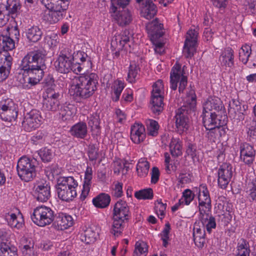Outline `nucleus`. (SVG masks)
Listing matches in <instances>:
<instances>
[{
    "label": "nucleus",
    "instance_id": "f257e3e1",
    "mask_svg": "<svg viewBox=\"0 0 256 256\" xmlns=\"http://www.w3.org/2000/svg\"><path fill=\"white\" fill-rule=\"evenodd\" d=\"M24 78L20 82L24 88L28 90L38 84L46 68L45 54L40 50L30 52L23 58L21 65Z\"/></svg>",
    "mask_w": 256,
    "mask_h": 256
},
{
    "label": "nucleus",
    "instance_id": "f03ea898",
    "mask_svg": "<svg viewBox=\"0 0 256 256\" xmlns=\"http://www.w3.org/2000/svg\"><path fill=\"white\" fill-rule=\"evenodd\" d=\"M98 79V76L95 73L74 76L70 80V94L83 99L90 97L97 90Z\"/></svg>",
    "mask_w": 256,
    "mask_h": 256
},
{
    "label": "nucleus",
    "instance_id": "7ed1b4c3",
    "mask_svg": "<svg viewBox=\"0 0 256 256\" xmlns=\"http://www.w3.org/2000/svg\"><path fill=\"white\" fill-rule=\"evenodd\" d=\"M198 207L200 216L199 219L203 227L208 233H210L212 229L216 228V222L214 217L206 212L205 209L211 208V200L209 192L205 184H201L198 188Z\"/></svg>",
    "mask_w": 256,
    "mask_h": 256
},
{
    "label": "nucleus",
    "instance_id": "20e7f679",
    "mask_svg": "<svg viewBox=\"0 0 256 256\" xmlns=\"http://www.w3.org/2000/svg\"><path fill=\"white\" fill-rule=\"evenodd\" d=\"M130 216V208L127 202L123 200H118L114 204L112 210L113 224L111 230L112 234L115 236H120Z\"/></svg>",
    "mask_w": 256,
    "mask_h": 256
},
{
    "label": "nucleus",
    "instance_id": "39448f33",
    "mask_svg": "<svg viewBox=\"0 0 256 256\" xmlns=\"http://www.w3.org/2000/svg\"><path fill=\"white\" fill-rule=\"evenodd\" d=\"M70 0H42V4L47 9L45 12V19L51 23H56L62 20Z\"/></svg>",
    "mask_w": 256,
    "mask_h": 256
},
{
    "label": "nucleus",
    "instance_id": "423d86ee",
    "mask_svg": "<svg viewBox=\"0 0 256 256\" xmlns=\"http://www.w3.org/2000/svg\"><path fill=\"white\" fill-rule=\"evenodd\" d=\"M78 185L76 180L72 176L60 178L57 184L58 197L63 201H72L77 196Z\"/></svg>",
    "mask_w": 256,
    "mask_h": 256
},
{
    "label": "nucleus",
    "instance_id": "0eeeda50",
    "mask_svg": "<svg viewBox=\"0 0 256 256\" xmlns=\"http://www.w3.org/2000/svg\"><path fill=\"white\" fill-rule=\"evenodd\" d=\"M16 171L20 179L24 182L32 180L36 176L35 162L32 159L22 156L18 160Z\"/></svg>",
    "mask_w": 256,
    "mask_h": 256
},
{
    "label": "nucleus",
    "instance_id": "6e6552de",
    "mask_svg": "<svg viewBox=\"0 0 256 256\" xmlns=\"http://www.w3.org/2000/svg\"><path fill=\"white\" fill-rule=\"evenodd\" d=\"M163 24L156 21L152 22L146 26L148 34L154 46L156 54H162L164 52V43L162 40L164 34Z\"/></svg>",
    "mask_w": 256,
    "mask_h": 256
},
{
    "label": "nucleus",
    "instance_id": "1a4fd4ad",
    "mask_svg": "<svg viewBox=\"0 0 256 256\" xmlns=\"http://www.w3.org/2000/svg\"><path fill=\"white\" fill-rule=\"evenodd\" d=\"M54 212L50 207L41 206L34 210L31 218L40 226H45L52 224L54 220Z\"/></svg>",
    "mask_w": 256,
    "mask_h": 256
},
{
    "label": "nucleus",
    "instance_id": "9d476101",
    "mask_svg": "<svg viewBox=\"0 0 256 256\" xmlns=\"http://www.w3.org/2000/svg\"><path fill=\"white\" fill-rule=\"evenodd\" d=\"M184 66L182 68L180 64L176 62L172 68L170 74V88L176 90L178 86L180 93L183 92L188 84V76L184 71Z\"/></svg>",
    "mask_w": 256,
    "mask_h": 256
},
{
    "label": "nucleus",
    "instance_id": "9b49d317",
    "mask_svg": "<svg viewBox=\"0 0 256 256\" xmlns=\"http://www.w3.org/2000/svg\"><path fill=\"white\" fill-rule=\"evenodd\" d=\"M42 119L40 112L33 109L25 114L22 123V127L26 132L34 130L40 126Z\"/></svg>",
    "mask_w": 256,
    "mask_h": 256
},
{
    "label": "nucleus",
    "instance_id": "f8f14e48",
    "mask_svg": "<svg viewBox=\"0 0 256 256\" xmlns=\"http://www.w3.org/2000/svg\"><path fill=\"white\" fill-rule=\"evenodd\" d=\"M198 34V32L192 29L186 32L183 48V54L186 58H192L196 52Z\"/></svg>",
    "mask_w": 256,
    "mask_h": 256
},
{
    "label": "nucleus",
    "instance_id": "ddd939ff",
    "mask_svg": "<svg viewBox=\"0 0 256 256\" xmlns=\"http://www.w3.org/2000/svg\"><path fill=\"white\" fill-rule=\"evenodd\" d=\"M74 59L80 61V62H76V63L71 62L70 71H72L76 74L80 73L84 69L87 70L92 67V64L90 58L84 52L78 51L74 56Z\"/></svg>",
    "mask_w": 256,
    "mask_h": 256
},
{
    "label": "nucleus",
    "instance_id": "4468645a",
    "mask_svg": "<svg viewBox=\"0 0 256 256\" xmlns=\"http://www.w3.org/2000/svg\"><path fill=\"white\" fill-rule=\"evenodd\" d=\"M232 168L228 163H224L219 168L218 171V183L219 187L226 189L232 176Z\"/></svg>",
    "mask_w": 256,
    "mask_h": 256
},
{
    "label": "nucleus",
    "instance_id": "2eb2a0df",
    "mask_svg": "<svg viewBox=\"0 0 256 256\" xmlns=\"http://www.w3.org/2000/svg\"><path fill=\"white\" fill-rule=\"evenodd\" d=\"M58 93L52 89H48L44 94L42 108L46 110L56 112L58 108L60 102Z\"/></svg>",
    "mask_w": 256,
    "mask_h": 256
},
{
    "label": "nucleus",
    "instance_id": "dca6fc26",
    "mask_svg": "<svg viewBox=\"0 0 256 256\" xmlns=\"http://www.w3.org/2000/svg\"><path fill=\"white\" fill-rule=\"evenodd\" d=\"M34 196L40 202H46L50 196V187L46 181L38 182L34 187Z\"/></svg>",
    "mask_w": 256,
    "mask_h": 256
},
{
    "label": "nucleus",
    "instance_id": "f3484780",
    "mask_svg": "<svg viewBox=\"0 0 256 256\" xmlns=\"http://www.w3.org/2000/svg\"><path fill=\"white\" fill-rule=\"evenodd\" d=\"M203 123L204 127L207 130L212 131L215 127L226 124L227 122V118L224 116L223 118L220 119L216 113L211 112V113L203 112Z\"/></svg>",
    "mask_w": 256,
    "mask_h": 256
},
{
    "label": "nucleus",
    "instance_id": "a211bd4d",
    "mask_svg": "<svg viewBox=\"0 0 256 256\" xmlns=\"http://www.w3.org/2000/svg\"><path fill=\"white\" fill-rule=\"evenodd\" d=\"M186 106H182L176 111L174 118L176 126L179 133L181 134L187 130L188 128L189 119L188 116Z\"/></svg>",
    "mask_w": 256,
    "mask_h": 256
},
{
    "label": "nucleus",
    "instance_id": "6ab92c4d",
    "mask_svg": "<svg viewBox=\"0 0 256 256\" xmlns=\"http://www.w3.org/2000/svg\"><path fill=\"white\" fill-rule=\"evenodd\" d=\"M138 4L141 16L148 20L152 18L156 14V6L151 0H136Z\"/></svg>",
    "mask_w": 256,
    "mask_h": 256
},
{
    "label": "nucleus",
    "instance_id": "aec40b11",
    "mask_svg": "<svg viewBox=\"0 0 256 256\" xmlns=\"http://www.w3.org/2000/svg\"><path fill=\"white\" fill-rule=\"evenodd\" d=\"M240 159L245 164L250 165L254 160L256 150L254 146L248 143L244 142L240 146Z\"/></svg>",
    "mask_w": 256,
    "mask_h": 256
},
{
    "label": "nucleus",
    "instance_id": "412c9836",
    "mask_svg": "<svg viewBox=\"0 0 256 256\" xmlns=\"http://www.w3.org/2000/svg\"><path fill=\"white\" fill-rule=\"evenodd\" d=\"M130 139L132 142L139 144L146 138V130L143 124L135 122L130 128Z\"/></svg>",
    "mask_w": 256,
    "mask_h": 256
},
{
    "label": "nucleus",
    "instance_id": "4be33fe9",
    "mask_svg": "<svg viewBox=\"0 0 256 256\" xmlns=\"http://www.w3.org/2000/svg\"><path fill=\"white\" fill-rule=\"evenodd\" d=\"M222 107V102L220 98L216 96H210L204 103L203 108L204 113H216Z\"/></svg>",
    "mask_w": 256,
    "mask_h": 256
},
{
    "label": "nucleus",
    "instance_id": "5701e85b",
    "mask_svg": "<svg viewBox=\"0 0 256 256\" xmlns=\"http://www.w3.org/2000/svg\"><path fill=\"white\" fill-rule=\"evenodd\" d=\"M92 168L88 166L84 172L83 188L80 196V199L82 201L86 199L90 192L92 184Z\"/></svg>",
    "mask_w": 256,
    "mask_h": 256
},
{
    "label": "nucleus",
    "instance_id": "b1692460",
    "mask_svg": "<svg viewBox=\"0 0 256 256\" xmlns=\"http://www.w3.org/2000/svg\"><path fill=\"white\" fill-rule=\"evenodd\" d=\"M56 70L60 73H68L70 71L71 60L62 52L54 62Z\"/></svg>",
    "mask_w": 256,
    "mask_h": 256
},
{
    "label": "nucleus",
    "instance_id": "393cba45",
    "mask_svg": "<svg viewBox=\"0 0 256 256\" xmlns=\"http://www.w3.org/2000/svg\"><path fill=\"white\" fill-rule=\"evenodd\" d=\"M130 38L126 35L115 36L112 40V46L118 50L124 49L130 52Z\"/></svg>",
    "mask_w": 256,
    "mask_h": 256
},
{
    "label": "nucleus",
    "instance_id": "a878e982",
    "mask_svg": "<svg viewBox=\"0 0 256 256\" xmlns=\"http://www.w3.org/2000/svg\"><path fill=\"white\" fill-rule=\"evenodd\" d=\"M112 16L114 20L120 26H124L129 24L132 20V16L130 11L127 9L122 10H116V12H112Z\"/></svg>",
    "mask_w": 256,
    "mask_h": 256
},
{
    "label": "nucleus",
    "instance_id": "bb28decb",
    "mask_svg": "<svg viewBox=\"0 0 256 256\" xmlns=\"http://www.w3.org/2000/svg\"><path fill=\"white\" fill-rule=\"evenodd\" d=\"M74 224L72 216L69 214L60 213L56 218L54 226L58 230H64L72 226Z\"/></svg>",
    "mask_w": 256,
    "mask_h": 256
},
{
    "label": "nucleus",
    "instance_id": "cd10ccee",
    "mask_svg": "<svg viewBox=\"0 0 256 256\" xmlns=\"http://www.w3.org/2000/svg\"><path fill=\"white\" fill-rule=\"evenodd\" d=\"M76 108L70 104H64L59 108V118L63 121H70L72 120L76 114Z\"/></svg>",
    "mask_w": 256,
    "mask_h": 256
},
{
    "label": "nucleus",
    "instance_id": "c85d7f7f",
    "mask_svg": "<svg viewBox=\"0 0 256 256\" xmlns=\"http://www.w3.org/2000/svg\"><path fill=\"white\" fill-rule=\"evenodd\" d=\"M5 220L7 222L8 225L12 228L19 230L24 225L23 216L20 212H18V214L12 212L6 214Z\"/></svg>",
    "mask_w": 256,
    "mask_h": 256
},
{
    "label": "nucleus",
    "instance_id": "c756f323",
    "mask_svg": "<svg viewBox=\"0 0 256 256\" xmlns=\"http://www.w3.org/2000/svg\"><path fill=\"white\" fill-rule=\"evenodd\" d=\"M219 62L222 66L231 68L234 64V52L230 48H224L221 52Z\"/></svg>",
    "mask_w": 256,
    "mask_h": 256
},
{
    "label": "nucleus",
    "instance_id": "7c9ffc66",
    "mask_svg": "<svg viewBox=\"0 0 256 256\" xmlns=\"http://www.w3.org/2000/svg\"><path fill=\"white\" fill-rule=\"evenodd\" d=\"M70 134L76 138L84 139L88 134V128L86 122H78L72 126L70 130Z\"/></svg>",
    "mask_w": 256,
    "mask_h": 256
},
{
    "label": "nucleus",
    "instance_id": "2f4dec72",
    "mask_svg": "<svg viewBox=\"0 0 256 256\" xmlns=\"http://www.w3.org/2000/svg\"><path fill=\"white\" fill-rule=\"evenodd\" d=\"M250 252L249 242L244 238L238 240L235 256H250Z\"/></svg>",
    "mask_w": 256,
    "mask_h": 256
},
{
    "label": "nucleus",
    "instance_id": "473e14b6",
    "mask_svg": "<svg viewBox=\"0 0 256 256\" xmlns=\"http://www.w3.org/2000/svg\"><path fill=\"white\" fill-rule=\"evenodd\" d=\"M110 200V196L108 194L100 193L92 199V202L95 207L104 208L109 206Z\"/></svg>",
    "mask_w": 256,
    "mask_h": 256
},
{
    "label": "nucleus",
    "instance_id": "72a5a7b5",
    "mask_svg": "<svg viewBox=\"0 0 256 256\" xmlns=\"http://www.w3.org/2000/svg\"><path fill=\"white\" fill-rule=\"evenodd\" d=\"M23 246L22 248V256H36V252L34 249V244L31 239L28 240L24 238L22 240Z\"/></svg>",
    "mask_w": 256,
    "mask_h": 256
},
{
    "label": "nucleus",
    "instance_id": "f704fd0d",
    "mask_svg": "<svg viewBox=\"0 0 256 256\" xmlns=\"http://www.w3.org/2000/svg\"><path fill=\"white\" fill-rule=\"evenodd\" d=\"M125 87L124 81L117 79L115 80L112 86V90L113 92L112 100L117 102L119 100L122 91Z\"/></svg>",
    "mask_w": 256,
    "mask_h": 256
},
{
    "label": "nucleus",
    "instance_id": "c9c22d12",
    "mask_svg": "<svg viewBox=\"0 0 256 256\" xmlns=\"http://www.w3.org/2000/svg\"><path fill=\"white\" fill-rule=\"evenodd\" d=\"M150 105L152 112L159 114L164 108L163 96H152Z\"/></svg>",
    "mask_w": 256,
    "mask_h": 256
},
{
    "label": "nucleus",
    "instance_id": "e433bc0d",
    "mask_svg": "<svg viewBox=\"0 0 256 256\" xmlns=\"http://www.w3.org/2000/svg\"><path fill=\"white\" fill-rule=\"evenodd\" d=\"M42 35V30L37 26H32L26 32L27 38L33 42H36L40 40Z\"/></svg>",
    "mask_w": 256,
    "mask_h": 256
},
{
    "label": "nucleus",
    "instance_id": "4c0bfd02",
    "mask_svg": "<svg viewBox=\"0 0 256 256\" xmlns=\"http://www.w3.org/2000/svg\"><path fill=\"white\" fill-rule=\"evenodd\" d=\"M171 154L174 157H178L182 154V148L181 141L178 138H172L170 144Z\"/></svg>",
    "mask_w": 256,
    "mask_h": 256
},
{
    "label": "nucleus",
    "instance_id": "58836bf2",
    "mask_svg": "<svg viewBox=\"0 0 256 256\" xmlns=\"http://www.w3.org/2000/svg\"><path fill=\"white\" fill-rule=\"evenodd\" d=\"M149 168L150 164L146 158H143L139 160L136 165V172L139 176H146L148 174Z\"/></svg>",
    "mask_w": 256,
    "mask_h": 256
},
{
    "label": "nucleus",
    "instance_id": "ea45409f",
    "mask_svg": "<svg viewBox=\"0 0 256 256\" xmlns=\"http://www.w3.org/2000/svg\"><path fill=\"white\" fill-rule=\"evenodd\" d=\"M148 246L142 241H137L134 245L133 256H146L148 254Z\"/></svg>",
    "mask_w": 256,
    "mask_h": 256
},
{
    "label": "nucleus",
    "instance_id": "a19ab883",
    "mask_svg": "<svg viewBox=\"0 0 256 256\" xmlns=\"http://www.w3.org/2000/svg\"><path fill=\"white\" fill-rule=\"evenodd\" d=\"M21 8L20 0H8L6 6V10L8 14H10L12 18L17 16L19 10Z\"/></svg>",
    "mask_w": 256,
    "mask_h": 256
},
{
    "label": "nucleus",
    "instance_id": "79ce46f5",
    "mask_svg": "<svg viewBox=\"0 0 256 256\" xmlns=\"http://www.w3.org/2000/svg\"><path fill=\"white\" fill-rule=\"evenodd\" d=\"M98 234L92 228H86L80 235V240L86 244L94 242L97 237Z\"/></svg>",
    "mask_w": 256,
    "mask_h": 256
},
{
    "label": "nucleus",
    "instance_id": "37998d69",
    "mask_svg": "<svg viewBox=\"0 0 256 256\" xmlns=\"http://www.w3.org/2000/svg\"><path fill=\"white\" fill-rule=\"evenodd\" d=\"M246 192L250 202H256V178L250 181L246 187Z\"/></svg>",
    "mask_w": 256,
    "mask_h": 256
},
{
    "label": "nucleus",
    "instance_id": "c03bdc74",
    "mask_svg": "<svg viewBox=\"0 0 256 256\" xmlns=\"http://www.w3.org/2000/svg\"><path fill=\"white\" fill-rule=\"evenodd\" d=\"M0 38V48L3 49L4 51L12 50L14 48L15 42L9 36L1 35Z\"/></svg>",
    "mask_w": 256,
    "mask_h": 256
},
{
    "label": "nucleus",
    "instance_id": "a18cd8bd",
    "mask_svg": "<svg viewBox=\"0 0 256 256\" xmlns=\"http://www.w3.org/2000/svg\"><path fill=\"white\" fill-rule=\"evenodd\" d=\"M252 54L251 47L250 45L245 44L242 46L239 50V59L244 64H246L248 60V58Z\"/></svg>",
    "mask_w": 256,
    "mask_h": 256
},
{
    "label": "nucleus",
    "instance_id": "49530a36",
    "mask_svg": "<svg viewBox=\"0 0 256 256\" xmlns=\"http://www.w3.org/2000/svg\"><path fill=\"white\" fill-rule=\"evenodd\" d=\"M18 112L15 104L10 106L9 110L5 112L4 114L2 116L1 119L6 122H12L15 120L18 116Z\"/></svg>",
    "mask_w": 256,
    "mask_h": 256
},
{
    "label": "nucleus",
    "instance_id": "de8ad7c7",
    "mask_svg": "<svg viewBox=\"0 0 256 256\" xmlns=\"http://www.w3.org/2000/svg\"><path fill=\"white\" fill-rule=\"evenodd\" d=\"M134 196L138 200H152L154 196L153 190L150 188L141 190L134 192Z\"/></svg>",
    "mask_w": 256,
    "mask_h": 256
},
{
    "label": "nucleus",
    "instance_id": "09e8293b",
    "mask_svg": "<svg viewBox=\"0 0 256 256\" xmlns=\"http://www.w3.org/2000/svg\"><path fill=\"white\" fill-rule=\"evenodd\" d=\"M147 133L148 136H156L158 134L159 125L154 120H148L146 122Z\"/></svg>",
    "mask_w": 256,
    "mask_h": 256
},
{
    "label": "nucleus",
    "instance_id": "8fccbe9b",
    "mask_svg": "<svg viewBox=\"0 0 256 256\" xmlns=\"http://www.w3.org/2000/svg\"><path fill=\"white\" fill-rule=\"evenodd\" d=\"M46 132L43 130H38L30 138V142L34 145H42L46 138Z\"/></svg>",
    "mask_w": 256,
    "mask_h": 256
},
{
    "label": "nucleus",
    "instance_id": "3c124183",
    "mask_svg": "<svg viewBox=\"0 0 256 256\" xmlns=\"http://www.w3.org/2000/svg\"><path fill=\"white\" fill-rule=\"evenodd\" d=\"M140 68L134 62L130 63L128 74L127 80L130 82H134Z\"/></svg>",
    "mask_w": 256,
    "mask_h": 256
},
{
    "label": "nucleus",
    "instance_id": "603ef678",
    "mask_svg": "<svg viewBox=\"0 0 256 256\" xmlns=\"http://www.w3.org/2000/svg\"><path fill=\"white\" fill-rule=\"evenodd\" d=\"M194 196V194L190 189H186L184 190L182 198L179 200L180 203H182L184 206H188L193 200Z\"/></svg>",
    "mask_w": 256,
    "mask_h": 256
},
{
    "label": "nucleus",
    "instance_id": "864d4df0",
    "mask_svg": "<svg viewBox=\"0 0 256 256\" xmlns=\"http://www.w3.org/2000/svg\"><path fill=\"white\" fill-rule=\"evenodd\" d=\"M100 116L96 113H93L88 117V124L92 130H99L100 128Z\"/></svg>",
    "mask_w": 256,
    "mask_h": 256
},
{
    "label": "nucleus",
    "instance_id": "5fc2aeb1",
    "mask_svg": "<svg viewBox=\"0 0 256 256\" xmlns=\"http://www.w3.org/2000/svg\"><path fill=\"white\" fill-rule=\"evenodd\" d=\"M170 230V224L169 223H166L162 232L158 234L160 240L162 241V245L165 248L167 247L168 244Z\"/></svg>",
    "mask_w": 256,
    "mask_h": 256
},
{
    "label": "nucleus",
    "instance_id": "6e6d98bb",
    "mask_svg": "<svg viewBox=\"0 0 256 256\" xmlns=\"http://www.w3.org/2000/svg\"><path fill=\"white\" fill-rule=\"evenodd\" d=\"M38 154L44 162H50L53 157V152L48 148H43L38 151Z\"/></svg>",
    "mask_w": 256,
    "mask_h": 256
},
{
    "label": "nucleus",
    "instance_id": "4d7b16f0",
    "mask_svg": "<svg viewBox=\"0 0 256 256\" xmlns=\"http://www.w3.org/2000/svg\"><path fill=\"white\" fill-rule=\"evenodd\" d=\"M164 94V85L161 80H158L152 86V96H163Z\"/></svg>",
    "mask_w": 256,
    "mask_h": 256
},
{
    "label": "nucleus",
    "instance_id": "13d9d810",
    "mask_svg": "<svg viewBox=\"0 0 256 256\" xmlns=\"http://www.w3.org/2000/svg\"><path fill=\"white\" fill-rule=\"evenodd\" d=\"M226 124H222L220 126L215 127L212 131H209L208 134L209 136H212V133L218 132V134L214 136V139H220V137L224 136L226 135L228 128Z\"/></svg>",
    "mask_w": 256,
    "mask_h": 256
},
{
    "label": "nucleus",
    "instance_id": "bf43d9fd",
    "mask_svg": "<svg viewBox=\"0 0 256 256\" xmlns=\"http://www.w3.org/2000/svg\"><path fill=\"white\" fill-rule=\"evenodd\" d=\"M166 204H164L162 200H158L156 204L155 210L160 218L162 219L165 215Z\"/></svg>",
    "mask_w": 256,
    "mask_h": 256
},
{
    "label": "nucleus",
    "instance_id": "052dcab7",
    "mask_svg": "<svg viewBox=\"0 0 256 256\" xmlns=\"http://www.w3.org/2000/svg\"><path fill=\"white\" fill-rule=\"evenodd\" d=\"M130 0H112V5L110 8V12H116V10L118 9V6L124 8L128 4Z\"/></svg>",
    "mask_w": 256,
    "mask_h": 256
},
{
    "label": "nucleus",
    "instance_id": "680f3d73",
    "mask_svg": "<svg viewBox=\"0 0 256 256\" xmlns=\"http://www.w3.org/2000/svg\"><path fill=\"white\" fill-rule=\"evenodd\" d=\"M196 95L194 90H190L186 98V102L190 109H194L196 105Z\"/></svg>",
    "mask_w": 256,
    "mask_h": 256
},
{
    "label": "nucleus",
    "instance_id": "e2e57ef3",
    "mask_svg": "<svg viewBox=\"0 0 256 256\" xmlns=\"http://www.w3.org/2000/svg\"><path fill=\"white\" fill-rule=\"evenodd\" d=\"M0 256H17V254L6 244H0Z\"/></svg>",
    "mask_w": 256,
    "mask_h": 256
},
{
    "label": "nucleus",
    "instance_id": "0e129e2a",
    "mask_svg": "<svg viewBox=\"0 0 256 256\" xmlns=\"http://www.w3.org/2000/svg\"><path fill=\"white\" fill-rule=\"evenodd\" d=\"M245 9L250 14H256V0H248L244 4Z\"/></svg>",
    "mask_w": 256,
    "mask_h": 256
},
{
    "label": "nucleus",
    "instance_id": "69168bd1",
    "mask_svg": "<svg viewBox=\"0 0 256 256\" xmlns=\"http://www.w3.org/2000/svg\"><path fill=\"white\" fill-rule=\"evenodd\" d=\"M123 184L119 182H115L113 184L112 194L116 198H120L123 195L122 191Z\"/></svg>",
    "mask_w": 256,
    "mask_h": 256
},
{
    "label": "nucleus",
    "instance_id": "338daca9",
    "mask_svg": "<svg viewBox=\"0 0 256 256\" xmlns=\"http://www.w3.org/2000/svg\"><path fill=\"white\" fill-rule=\"evenodd\" d=\"M14 103L10 99H7L0 102V117L2 116L3 114H4L5 112L9 110L10 106H14Z\"/></svg>",
    "mask_w": 256,
    "mask_h": 256
},
{
    "label": "nucleus",
    "instance_id": "774afa93",
    "mask_svg": "<svg viewBox=\"0 0 256 256\" xmlns=\"http://www.w3.org/2000/svg\"><path fill=\"white\" fill-rule=\"evenodd\" d=\"M228 113L229 114H234L236 112H238L241 110V106L240 102L237 100L232 99L229 102Z\"/></svg>",
    "mask_w": 256,
    "mask_h": 256
}]
</instances>
